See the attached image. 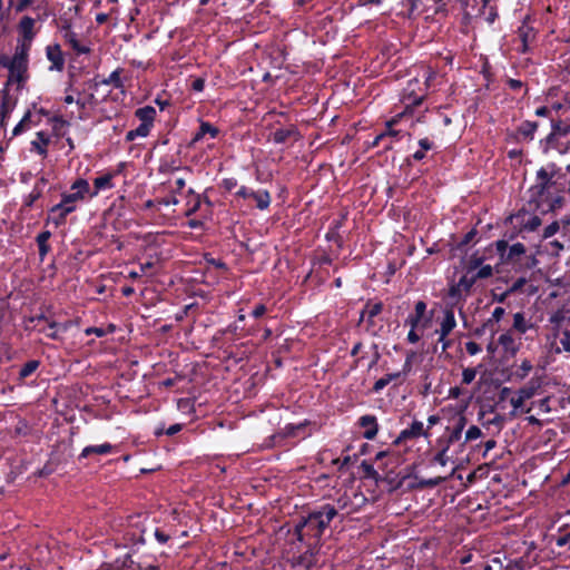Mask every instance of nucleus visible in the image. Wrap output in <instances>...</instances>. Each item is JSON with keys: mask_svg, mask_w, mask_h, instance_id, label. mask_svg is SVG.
Here are the masks:
<instances>
[{"mask_svg": "<svg viewBox=\"0 0 570 570\" xmlns=\"http://www.w3.org/2000/svg\"><path fill=\"white\" fill-rule=\"evenodd\" d=\"M337 515L338 509L330 503H325L313 510L296 524L295 533L297 539L305 542L308 548L316 547L325 529Z\"/></svg>", "mask_w": 570, "mask_h": 570, "instance_id": "nucleus-1", "label": "nucleus"}, {"mask_svg": "<svg viewBox=\"0 0 570 570\" xmlns=\"http://www.w3.org/2000/svg\"><path fill=\"white\" fill-rule=\"evenodd\" d=\"M553 177L554 173H549L546 168L537 171V184L529 189L528 205L531 210L548 214L562 207L563 197L553 196L551 193V188L556 185Z\"/></svg>", "mask_w": 570, "mask_h": 570, "instance_id": "nucleus-2", "label": "nucleus"}, {"mask_svg": "<svg viewBox=\"0 0 570 570\" xmlns=\"http://www.w3.org/2000/svg\"><path fill=\"white\" fill-rule=\"evenodd\" d=\"M29 49L16 47L13 56L0 57V65L9 70V82H17L22 87L29 78Z\"/></svg>", "mask_w": 570, "mask_h": 570, "instance_id": "nucleus-3", "label": "nucleus"}, {"mask_svg": "<svg viewBox=\"0 0 570 570\" xmlns=\"http://www.w3.org/2000/svg\"><path fill=\"white\" fill-rule=\"evenodd\" d=\"M474 284V279L470 276L469 269L458 283L450 286L448 292V298L450 299L449 304L456 306L461 301H464Z\"/></svg>", "mask_w": 570, "mask_h": 570, "instance_id": "nucleus-4", "label": "nucleus"}, {"mask_svg": "<svg viewBox=\"0 0 570 570\" xmlns=\"http://www.w3.org/2000/svg\"><path fill=\"white\" fill-rule=\"evenodd\" d=\"M90 185L88 180L83 178L76 179L71 187L70 193H63L61 195V203L66 206H76L78 202H82L89 196Z\"/></svg>", "mask_w": 570, "mask_h": 570, "instance_id": "nucleus-5", "label": "nucleus"}, {"mask_svg": "<svg viewBox=\"0 0 570 570\" xmlns=\"http://www.w3.org/2000/svg\"><path fill=\"white\" fill-rule=\"evenodd\" d=\"M35 24H36V19H33L29 16H24L21 18V20L18 24V32H19L18 43H17L18 48H26L29 50L31 49V43L36 37Z\"/></svg>", "mask_w": 570, "mask_h": 570, "instance_id": "nucleus-6", "label": "nucleus"}, {"mask_svg": "<svg viewBox=\"0 0 570 570\" xmlns=\"http://www.w3.org/2000/svg\"><path fill=\"white\" fill-rule=\"evenodd\" d=\"M468 423V420L465 415L462 412L456 413L452 420L451 425L446 428V439L445 440H438V445H442L443 443H446L448 445H451L455 442H458L461 436L462 432Z\"/></svg>", "mask_w": 570, "mask_h": 570, "instance_id": "nucleus-7", "label": "nucleus"}, {"mask_svg": "<svg viewBox=\"0 0 570 570\" xmlns=\"http://www.w3.org/2000/svg\"><path fill=\"white\" fill-rule=\"evenodd\" d=\"M453 307L454 306L450 304V306L445 308L444 316L439 330V341L443 343V351H445L450 346V341H446L445 338L456 325Z\"/></svg>", "mask_w": 570, "mask_h": 570, "instance_id": "nucleus-8", "label": "nucleus"}, {"mask_svg": "<svg viewBox=\"0 0 570 570\" xmlns=\"http://www.w3.org/2000/svg\"><path fill=\"white\" fill-rule=\"evenodd\" d=\"M430 435L428 430H424L423 423L420 421H413L410 428L403 430L400 435L395 439L394 444H400L406 440L419 439L420 436L428 438Z\"/></svg>", "mask_w": 570, "mask_h": 570, "instance_id": "nucleus-9", "label": "nucleus"}, {"mask_svg": "<svg viewBox=\"0 0 570 570\" xmlns=\"http://www.w3.org/2000/svg\"><path fill=\"white\" fill-rule=\"evenodd\" d=\"M553 336L554 342L551 343V347L553 348V351L557 354L561 352L570 353V331H561L559 327H556L553 331Z\"/></svg>", "mask_w": 570, "mask_h": 570, "instance_id": "nucleus-10", "label": "nucleus"}, {"mask_svg": "<svg viewBox=\"0 0 570 570\" xmlns=\"http://www.w3.org/2000/svg\"><path fill=\"white\" fill-rule=\"evenodd\" d=\"M47 58L51 62L50 70L62 71L65 57L59 45H50L46 49Z\"/></svg>", "mask_w": 570, "mask_h": 570, "instance_id": "nucleus-11", "label": "nucleus"}, {"mask_svg": "<svg viewBox=\"0 0 570 570\" xmlns=\"http://www.w3.org/2000/svg\"><path fill=\"white\" fill-rule=\"evenodd\" d=\"M358 425L364 429L363 436L366 440H374L379 432L377 420L374 415H363L358 419Z\"/></svg>", "mask_w": 570, "mask_h": 570, "instance_id": "nucleus-12", "label": "nucleus"}, {"mask_svg": "<svg viewBox=\"0 0 570 570\" xmlns=\"http://www.w3.org/2000/svg\"><path fill=\"white\" fill-rule=\"evenodd\" d=\"M76 209V206H66L63 205V203L60 202L59 204L51 207L50 219L56 226H60L65 224L67 216L73 213Z\"/></svg>", "mask_w": 570, "mask_h": 570, "instance_id": "nucleus-13", "label": "nucleus"}, {"mask_svg": "<svg viewBox=\"0 0 570 570\" xmlns=\"http://www.w3.org/2000/svg\"><path fill=\"white\" fill-rule=\"evenodd\" d=\"M537 129L538 122L525 120L518 127L515 132H509L508 136L513 140H519L520 137L532 140Z\"/></svg>", "mask_w": 570, "mask_h": 570, "instance_id": "nucleus-14", "label": "nucleus"}, {"mask_svg": "<svg viewBox=\"0 0 570 570\" xmlns=\"http://www.w3.org/2000/svg\"><path fill=\"white\" fill-rule=\"evenodd\" d=\"M498 343L502 346L504 352L511 355H515L520 350V343L514 338L512 330L502 333L498 338Z\"/></svg>", "mask_w": 570, "mask_h": 570, "instance_id": "nucleus-15", "label": "nucleus"}, {"mask_svg": "<svg viewBox=\"0 0 570 570\" xmlns=\"http://www.w3.org/2000/svg\"><path fill=\"white\" fill-rule=\"evenodd\" d=\"M61 30L63 31V39L66 42L70 45V47L77 52V53H88L89 48L86 46H82L79 40L77 39V35L71 30L70 24L66 23L62 26Z\"/></svg>", "mask_w": 570, "mask_h": 570, "instance_id": "nucleus-16", "label": "nucleus"}, {"mask_svg": "<svg viewBox=\"0 0 570 570\" xmlns=\"http://www.w3.org/2000/svg\"><path fill=\"white\" fill-rule=\"evenodd\" d=\"M186 204L184 215L189 217L193 214L197 213L202 209V197L199 194H196L193 189H188L186 193Z\"/></svg>", "mask_w": 570, "mask_h": 570, "instance_id": "nucleus-17", "label": "nucleus"}, {"mask_svg": "<svg viewBox=\"0 0 570 570\" xmlns=\"http://www.w3.org/2000/svg\"><path fill=\"white\" fill-rule=\"evenodd\" d=\"M298 140L301 135L296 126L291 125L287 128H279L273 132V140L276 144H284L289 139Z\"/></svg>", "mask_w": 570, "mask_h": 570, "instance_id": "nucleus-18", "label": "nucleus"}, {"mask_svg": "<svg viewBox=\"0 0 570 570\" xmlns=\"http://www.w3.org/2000/svg\"><path fill=\"white\" fill-rule=\"evenodd\" d=\"M115 175L112 173H106L97 178L94 179V190L89 191V197L92 198L98 195L100 190L104 189H110L114 187V179Z\"/></svg>", "mask_w": 570, "mask_h": 570, "instance_id": "nucleus-19", "label": "nucleus"}, {"mask_svg": "<svg viewBox=\"0 0 570 570\" xmlns=\"http://www.w3.org/2000/svg\"><path fill=\"white\" fill-rule=\"evenodd\" d=\"M121 69H117L111 72V75L108 78H104L101 80H97L95 78L94 80L89 81V88L90 89H97L99 85H111L117 89H120L124 87V83L120 79Z\"/></svg>", "mask_w": 570, "mask_h": 570, "instance_id": "nucleus-20", "label": "nucleus"}, {"mask_svg": "<svg viewBox=\"0 0 570 570\" xmlns=\"http://www.w3.org/2000/svg\"><path fill=\"white\" fill-rule=\"evenodd\" d=\"M32 322H37V324L35 325V327L38 328L39 332L41 333H45L48 337L52 338V340H57L58 338V335L55 331H51L53 330L56 326H57V323L51 321L49 322L45 316H38L36 318H32L31 320Z\"/></svg>", "mask_w": 570, "mask_h": 570, "instance_id": "nucleus-21", "label": "nucleus"}, {"mask_svg": "<svg viewBox=\"0 0 570 570\" xmlns=\"http://www.w3.org/2000/svg\"><path fill=\"white\" fill-rule=\"evenodd\" d=\"M533 327L534 324L527 320L523 313L518 312L513 315V324L512 327L510 328L512 330V333L517 332L518 334L522 335Z\"/></svg>", "mask_w": 570, "mask_h": 570, "instance_id": "nucleus-22", "label": "nucleus"}, {"mask_svg": "<svg viewBox=\"0 0 570 570\" xmlns=\"http://www.w3.org/2000/svg\"><path fill=\"white\" fill-rule=\"evenodd\" d=\"M112 450H114V446L110 443H104V444H99V445H89V446H86L81 451L78 459L79 460L86 459L92 454L106 455V454H109Z\"/></svg>", "mask_w": 570, "mask_h": 570, "instance_id": "nucleus-23", "label": "nucleus"}, {"mask_svg": "<svg viewBox=\"0 0 570 570\" xmlns=\"http://www.w3.org/2000/svg\"><path fill=\"white\" fill-rule=\"evenodd\" d=\"M50 142L49 136L43 132L39 131L37 134V140L31 141L32 148L43 158L48 155V145Z\"/></svg>", "mask_w": 570, "mask_h": 570, "instance_id": "nucleus-24", "label": "nucleus"}, {"mask_svg": "<svg viewBox=\"0 0 570 570\" xmlns=\"http://www.w3.org/2000/svg\"><path fill=\"white\" fill-rule=\"evenodd\" d=\"M426 312V304L423 301H419L415 304V313L410 315L405 323L409 324L412 328H416L421 322V320L424 317Z\"/></svg>", "mask_w": 570, "mask_h": 570, "instance_id": "nucleus-25", "label": "nucleus"}, {"mask_svg": "<svg viewBox=\"0 0 570 570\" xmlns=\"http://www.w3.org/2000/svg\"><path fill=\"white\" fill-rule=\"evenodd\" d=\"M207 134H209L212 138H215L218 135V129L207 121H202L198 131L194 135L191 139V144L194 145L198 142Z\"/></svg>", "mask_w": 570, "mask_h": 570, "instance_id": "nucleus-26", "label": "nucleus"}, {"mask_svg": "<svg viewBox=\"0 0 570 570\" xmlns=\"http://www.w3.org/2000/svg\"><path fill=\"white\" fill-rule=\"evenodd\" d=\"M135 116L141 121V124H147V126L151 127L156 117V109L151 106H145L138 108L135 111Z\"/></svg>", "mask_w": 570, "mask_h": 570, "instance_id": "nucleus-27", "label": "nucleus"}, {"mask_svg": "<svg viewBox=\"0 0 570 570\" xmlns=\"http://www.w3.org/2000/svg\"><path fill=\"white\" fill-rule=\"evenodd\" d=\"M419 83L417 79H415L414 81H410L409 85H407V88L405 89L406 94H407V100L409 102L406 104V108H409L410 106H417L422 102L423 98H424V95L423 94H420V95H416L415 94V86Z\"/></svg>", "mask_w": 570, "mask_h": 570, "instance_id": "nucleus-28", "label": "nucleus"}, {"mask_svg": "<svg viewBox=\"0 0 570 570\" xmlns=\"http://www.w3.org/2000/svg\"><path fill=\"white\" fill-rule=\"evenodd\" d=\"M315 563V554L309 548L306 552L296 559L295 566L302 568L303 570H309Z\"/></svg>", "mask_w": 570, "mask_h": 570, "instance_id": "nucleus-29", "label": "nucleus"}, {"mask_svg": "<svg viewBox=\"0 0 570 570\" xmlns=\"http://www.w3.org/2000/svg\"><path fill=\"white\" fill-rule=\"evenodd\" d=\"M446 480L445 476H436V478H433V479H422L420 480L419 482L416 483H411L409 484V489H426V488H434V487H438L439 484L443 483L444 481Z\"/></svg>", "mask_w": 570, "mask_h": 570, "instance_id": "nucleus-30", "label": "nucleus"}, {"mask_svg": "<svg viewBox=\"0 0 570 570\" xmlns=\"http://www.w3.org/2000/svg\"><path fill=\"white\" fill-rule=\"evenodd\" d=\"M40 366V361L31 360L28 361L19 372V381L23 382L27 377H29L32 373H35Z\"/></svg>", "mask_w": 570, "mask_h": 570, "instance_id": "nucleus-31", "label": "nucleus"}, {"mask_svg": "<svg viewBox=\"0 0 570 570\" xmlns=\"http://www.w3.org/2000/svg\"><path fill=\"white\" fill-rule=\"evenodd\" d=\"M382 309L383 304L381 302L374 304L367 303L361 313L360 321H363L365 315H367L368 321H372V318L379 315L382 312Z\"/></svg>", "mask_w": 570, "mask_h": 570, "instance_id": "nucleus-32", "label": "nucleus"}, {"mask_svg": "<svg viewBox=\"0 0 570 570\" xmlns=\"http://www.w3.org/2000/svg\"><path fill=\"white\" fill-rule=\"evenodd\" d=\"M253 199L256 202V206L261 210L266 209L271 204V195L266 190L255 191L253 195Z\"/></svg>", "mask_w": 570, "mask_h": 570, "instance_id": "nucleus-33", "label": "nucleus"}, {"mask_svg": "<svg viewBox=\"0 0 570 570\" xmlns=\"http://www.w3.org/2000/svg\"><path fill=\"white\" fill-rule=\"evenodd\" d=\"M150 126H147V124H140L136 129L129 130L126 135L127 141H132L137 137H147L150 131Z\"/></svg>", "mask_w": 570, "mask_h": 570, "instance_id": "nucleus-34", "label": "nucleus"}, {"mask_svg": "<svg viewBox=\"0 0 570 570\" xmlns=\"http://www.w3.org/2000/svg\"><path fill=\"white\" fill-rule=\"evenodd\" d=\"M533 391L531 389H521L517 397L511 399V404L514 409H519L524 404V401L532 397Z\"/></svg>", "mask_w": 570, "mask_h": 570, "instance_id": "nucleus-35", "label": "nucleus"}, {"mask_svg": "<svg viewBox=\"0 0 570 570\" xmlns=\"http://www.w3.org/2000/svg\"><path fill=\"white\" fill-rule=\"evenodd\" d=\"M400 373H390V374H386L385 376L379 379L374 385H373V391L374 392H380L381 390H383L387 384H390V382H392L393 380H396L400 377Z\"/></svg>", "mask_w": 570, "mask_h": 570, "instance_id": "nucleus-36", "label": "nucleus"}, {"mask_svg": "<svg viewBox=\"0 0 570 570\" xmlns=\"http://www.w3.org/2000/svg\"><path fill=\"white\" fill-rule=\"evenodd\" d=\"M49 238H50V232H42L37 236L39 254L42 257L49 252V246H48Z\"/></svg>", "mask_w": 570, "mask_h": 570, "instance_id": "nucleus-37", "label": "nucleus"}, {"mask_svg": "<svg viewBox=\"0 0 570 570\" xmlns=\"http://www.w3.org/2000/svg\"><path fill=\"white\" fill-rule=\"evenodd\" d=\"M525 253V246L521 243L513 244L508 252L507 261H514Z\"/></svg>", "mask_w": 570, "mask_h": 570, "instance_id": "nucleus-38", "label": "nucleus"}, {"mask_svg": "<svg viewBox=\"0 0 570 570\" xmlns=\"http://www.w3.org/2000/svg\"><path fill=\"white\" fill-rule=\"evenodd\" d=\"M39 184L46 185L47 179H45L43 177L39 179L33 190L28 196L27 206H31L36 200H38L41 197L42 190L41 188H39Z\"/></svg>", "mask_w": 570, "mask_h": 570, "instance_id": "nucleus-39", "label": "nucleus"}, {"mask_svg": "<svg viewBox=\"0 0 570 570\" xmlns=\"http://www.w3.org/2000/svg\"><path fill=\"white\" fill-rule=\"evenodd\" d=\"M441 449L440 451L434 455V459L433 461L439 463L440 465L444 466L446 465V463L449 462V456L446 455V452L450 448V445H448L446 443H443L442 445H440Z\"/></svg>", "mask_w": 570, "mask_h": 570, "instance_id": "nucleus-40", "label": "nucleus"}, {"mask_svg": "<svg viewBox=\"0 0 570 570\" xmlns=\"http://www.w3.org/2000/svg\"><path fill=\"white\" fill-rule=\"evenodd\" d=\"M493 274V269L490 265L482 266L476 273L470 271V276L473 277L474 283L480 278H489Z\"/></svg>", "mask_w": 570, "mask_h": 570, "instance_id": "nucleus-41", "label": "nucleus"}, {"mask_svg": "<svg viewBox=\"0 0 570 570\" xmlns=\"http://www.w3.org/2000/svg\"><path fill=\"white\" fill-rule=\"evenodd\" d=\"M482 436V431L479 426L476 425H471L466 432H465V440H464V443L465 442H470V441H474L479 438Z\"/></svg>", "mask_w": 570, "mask_h": 570, "instance_id": "nucleus-42", "label": "nucleus"}, {"mask_svg": "<svg viewBox=\"0 0 570 570\" xmlns=\"http://www.w3.org/2000/svg\"><path fill=\"white\" fill-rule=\"evenodd\" d=\"M532 363L529 360H523L517 370V375L521 379H524L532 371Z\"/></svg>", "mask_w": 570, "mask_h": 570, "instance_id": "nucleus-43", "label": "nucleus"}, {"mask_svg": "<svg viewBox=\"0 0 570 570\" xmlns=\"http://www.w3.org/2000/svg\"><path fill=\"white\" fill-rule=\"evenodd\" d=\"M476 376V370L473 367H466L462 372V383L470 384Z\"/></svg>", "mask_w": 570, "mask_h": 570, "instance_id": "nucleus-44", "label": "nucleus"}, {"mask_svg": "<svg viewBox=\"0 0 570 570\" xmlns=\"http://www.w3.org/2000/svg\"><path fill=\"white\" fill-rule=\"evenodd\" d=\"M11 108H12L11 99L8 94H4L2 97V100H1V110H0V112L2 114V118L7 117V115L10 112Z\"/></svg>", "mask_w": 570, "mask_h": 570, "instance_id": "nucleus-45", "label": "nucleus"}, {"mask_svg": "<svg viewBox=\"0 0 570 570\" xmlns=\"http://www.w3.org/2000/svg\"><path fill=\"white\" fill-rule=\"evenodd\" d=\"M530 33H531V29H529V28H520L519 29V36L522 41L521 52H525L528 50V40H529Z\"/></svg>", "mask_w": 570, "mask_h": 570, "instance_id": "nucleus-46", "label": "nucleus"}, {"mask_svg": "<svg viewBox=\"0 0 570 570\" xmlns=\"http://www.w3.org/2000/svg\"><path fill=\"white\" fill-rule=\"evenodd\" d=\"M556 544L559 548L568 547V550H570V531L564 534H559L556 538Z\"/></svg>", "mask_w": 570, "mask_h": 570, "instance_id": "nucleus-47", "label": "nucleus"}, {"mask_svg": "<svg viewBox=\"0 0 570 570\" xmlns=\"http://www.w3.org/2000/svg\"><path fill=\"white\" fill-rule=\"evenodd\" d=\"M186 186V181L184 177H177L175 178L173 185H171V191L174 194L180 193Z\"/></svg>", "mask_w": 570, "mask_h": 570, "instance_id": "nucleus-48", "label": "nucleus"}, {"mask_svg": "<svg viewBox=\"0 0 570 570\" xmlns=\"http://www.w3.org/2000/svg\"><path fill=\"white\" fill-rule=\"evenodd\" d=\"M541 225V219L539 218V216H532L524 225V227L530 230V232H533L535 229H538V227Z\"/></svg>", "mask_w": 570, "mask_h": 570, "instance_id": "nucleus-49", "label": "nucleus"}, {"mask_svg": "<svg viewBox=\"0 0 570 570\" xmlns=\"http://www.w3.org/2000/svg\"><path fill=\"white\" fill-rule=\"evenodd\" d=\"M67 91H75L78 94V98L76 99V104L78 105V107L80 109H85L87 106H89V104L87 102L86 99H83V97L80 95V92L76 89H73L72 87V83H70L67 88Z\"/></svg>", "mask_w": 570, "mask_h": 570, "instance_id": "nucleus-50", "label": "nucleus"}, {"mask_svg": "<svg viewBox=\"0 0 570 570\" xmlns=\"http://www.w3.org/2000/svg\"><path fill=\"white\" fill-rule=\"evenodd\" d=\"M465 350L470 355H475L481 351V347L476 342L470 341L465 343Z\"/></svg>", "mask_w": 570, "mask_h": 570, "instance_id": "nucleus-51", "label": "nucleus"}, {"mask_svg": "<svg viewBox=\"0 0 570 570\" xmlns=\"http://www.w3.org/2000/svg\"><path fill=\"white\" fill-rule=\"evenodd\" d=\"M222 187L227 191H232L237 187V180L235 178H226L222 181Z\"/></svg>", "mask_w": 570, "mask_h": 570, "instance_id": "nucleus-52", "label": "nucleus"}, {"mask_svg": "<svg viewBox=\"0 0 570 570\" xmlns=\"http://www.w3.org/2000/svg\"><path fill=\"white\" fill-rule=\"evenodd\" d=\"M397 122L396 118H393L386 122V130L383 134H387V137H394L399 134L397 130H394L392 127Z\"/></svg>", "mask_w": 570, "mask_h": 570, "instance_id": "nucleus-53", "label": "nucleus"}, {"mask_svg": "<svg viewBox=\"0 0 570 570\" xmlns=\"http://www.w3.org/2000/svg\"><path fill=\"white\" fill-rule=\"evenodd\" d=\"M504 570H524V561L522 559L510 562Z\"/></svg>", "mask_w": 570, "mask_h": 570, "instance_id": "nucleus-54", "label": "nucleus"}, {"mask_svg": "<svg viewBox=\"0 0 570 570\" xmlns=\"http://www.w3.org/2000/svg\"><path fill=\"white\" fill-rule=\"evenodd\" d=\"M525 283H527L525 278H523V277L518 278L508 291L510 292V294L518 292L524 286Z\"/></svg>", "mask_w": 570, "mask_h": 570, "instance_id": "nucleus-55", "label": "nucleus"}, {"mask_svg": "<svg viewBox=\"0 0 570 570\" xmlns=\"http://www.w3.org/2000/svg\"><path fill=\"white\" fill-rule=\"evenodd\" d=\"M552 129H553V134H559V135H562V136H566L569 132V128L568 127H562L561 126V121L553 122L552 124Z\"/></svg>", "mask_w": 570, "mask_h": 570, "instance_id": "nucleus-56", "label": "nucleus"}, {"mask_svg": "<svg viewBox=\"0 0 570 570\" xmlns=\"http://www.w3.org/2000/svg\"><path fill=\"white\" fill-rule=\"evenodd\" d=\"M414 356H415L414 352L407 353L406 360H405L404 365H403V372L404 373L411 372V370H412V361H413Z\"/></svg>", "mask_w": 570, "mask_h": 570, "instance_id": "nucleus-57", "label": "nucleus"}, {"mask_svg": "<svg viewBox=\"0 0 570 570\" xmlns=\"http://www.w3.org/2000/svg\"><path fill=\"white\" fill-rule=\"evenodd\" d=\"M35 0H18V3L16 4V11L22 12L27 10L28 7H30L33 3Z\"/></svg>", "mask_w": 570, "mask_h": 570, "instance_id": "nucleus-58", "label": "nucleus"}, {"mask_svg": "<svg viewBox=\"0 0 570 570\" xmlns=\"http://www.w3.org/2000/svg\"><path fill=\"white\" fill-rule=\"evenodd\" d=\"M504 313L505 311L503 307H495L492 313V318H490L487 324H489L491 321L499 322L503 317Z\"/></svg>", "mask_w": 570, "mask_h": 570, "instance_id": "nucleus-59", "label": "nucleus"}, {"mask_svg": "<svg viewBox=\"0 0 570 570\" xmlns=\"http://www.w3.org/2000/svg\"><path fill=\"white\" fill-rule=\"evenodd\" d=\"M267 308L264 304H258L252 312L253 317L259 318L266 313Z\"/></svg>", "mask_w": 570, "mask_h": 570, "instance_id": "nucleus-60", "label": "nucleus"}, {"mask_svg": "<svg viewBox=\"0 0 570 570\" xmlns=\"http://www.w3.org/2000/svg\"><path fill=\"white\" fill-rule=\"evenodd\" d=\"M254 193H255V191H253V190L248 189L247 187L242 186V187L237 190L236 195H237V196H239V197H242V198H245V199H246V198H253Z\"/></svg>", "mask_w": 570, "mask_h": 570, "instance_id": "nucleus-61", "label": "nucleus"}, {"mask_svg": "<svg viewBox=\"0 0 570 570\" xmlns=\"http://www.w3.org/2000/svg\"><path fill=\"white\" fill-rule=\"evenodd\" d=\"M362 468L365 472V474L370 478H373V479H376V475H377V472L375 471V469L373 468V465L371 464H367L366 462H363L362 463Z\"/></svg>", "mask_w": 570, "mask_h": 570, "instance_id": "nucleus-62", "label": "nucleus"}, {"mask_svg": "<svg viewBox=\"0 0 570 570\" xmlns=\"http://www.w3.org/2000/svg\"><path fill=\"white\" fill-rule=\"evenodd\" d=\"M205 87V79L204 78H196L191 82V89L195 91H203Z\"/></svg>", "mask_w": 570, "mask_h": 570, "instance_id": "nucleus-63", "label": "nucleus"}, {"mask_svg": "<svg viewBox=\"0 0 570 570\" xmlns=\"http://www.w3.org/2000/svg\"><path fill=\"white\" fill-rule=\"evenodd\" d=\"M558 229H559V224L557 222L550 224L544 229V237H551L552 235H554L558 232Z\"/></svg>", "mask_w": 570, "mask_h": 570, "instance_id": "nucleus-64", "label": "nucleus"}]
</instances>
